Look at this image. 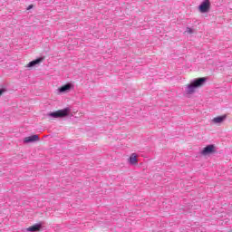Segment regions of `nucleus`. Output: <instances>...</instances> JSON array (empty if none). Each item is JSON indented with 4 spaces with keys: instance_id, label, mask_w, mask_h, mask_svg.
<instances>
[{
    "instance_id": "f257e3e1",
    "label": "nucleus",
    "mask_w": 232,
    "mask_h": 232,
    "mask_svg": "<svg viewBox=\"0 0 232 232\" xmlns=\"http://www.w3.org/2000/svg\"><path fill=\"white\" fill-rule=\"evenodd\" d=\"M204 82H206V78H198L193 81V82L187 84L186 92L187 93H195V90L197 88H201V86H204Z\"/></svg>"
},
{
    "instance_id": "f03ea898",
    "label": "nucleus",
    "mask_w": 232,
    "mask_h": 232,
    "mask_svg": "<svg viewBox=\"0 0 232 232\" xmlns=\"http://www.w3.org/2000/svg\"><path fill=\"white\" fill-rule=\"evenodd\" d=\"M72 111L71 108H65L63 110H58L54 112L49 113V117H53L54 119H63V117H68Z\"/></svg>"
},
{
    "instance_id": "7ed1b4c3",
    "label": "nucleus",
    "mask_w": 232,
    "mask_h": 232,
    "mask_svg": "<svg viewBox=\"0 0 232 232\" xmlns=\"http://www.w3.org/2000/svg\"><path fill=\"white\" fill-rule=\"evenodd\" d=\"M198 8L201 14H206V12H209V8H211V3L209 0H204Z\"/></svg>"
},
{
    "instance_id": "20e7f679",
    "label": "nucleus",
    "mask_w": 232,
    "mask_h": 232,
    "mask_svg": "<svg viewBox=\"0 0 232 232\" xmlns=\"http://www.w3.org/2000/svg\"><path fill=\"white\" fill-rule=\"evenodd\" d=\"M211 153H215V145H208L201 151V155H211Z\"/></svg>"
},
{
    "instance_id": "39448f33",
    "label": "nucleus",
    "mask_w": 232,
    "mask_h": 232,
    "mask_svg": "<svg viewBox=\"0 0 232 232\" xmlns=\"http://www.w3.org/2000/svg\"><path fill=\"white\" fill-rule=\"evenodd\" d=\"M39 140V135H33L24 139V142L28 144V142H37Z\"/></svg>"
},
{
    "instance_id": "423d86ee",
    "label": "nucleus",
    "mask_w": 232,
    "mask_h": 232,
    "mask_svg": "<svg viewBox=\"0 0 232 232\" xmlns=\"http://www.w3.org/2000/svg\"><path fill=\"white\" fill-rule=\"evenodd\" d=\"M129 162L132 166H137V164H139V160H137V154L132 153L129 159Z\"/></svg>"
},
{
    "instance_id": "0eeeda50",
    "label": "nucleus",
    "mask_w": 232,
    "mask_h": 232,
    "mask_svg": "<svg viewBox=\"0 0 232 232\" xmlns=\"http://www.w3.org/2000/svg\"><path fill=\"white\" fill-rule=\"evenodd\" d=\"M227 117V115L218 116V117L214 118L212 120V121L214 122V124H220V123L224 122V121H226Z\"/></svg>"
},
{
    "instance_id": "6e6552de",
    "label": "nucleus",
    "mask_w": 232,
    "mask_h": 232,
    "mask_svg": "<svg viewBox=\"0 0 232 232\" xmlns=\"http://www.w3.org/2000/svg\"><path fill=\"white\" fill-rule=\"evenodd\" d=\"M40 63H43V58H38L36 60L30 62L27 64V68H32L33 66H35V64H39Z\"/></svg>"
},
{
    "instance_id": "1a4fd4ad",
    "label": "nucleus",
    "mask_w": 232,
    "mask_h": 232,
    "mask_svg": "<svg viewBox=\"0 0 232 232\" xmlns=\"http://www.w3.org/2000/svg\"><path fill=\"white\" fill-rule=\"evenodd\" d=\"M29 232L41 231V225H33L27 228Z\"/></svg>"
},
{
    "instance_id": "9d476101",
    "label": "nucleus",
    "mask_w": 232,
    "mask_h": 232,
    "mask_svg": "<svg viewBox=\"0 0 232 232\" xmlns=\"http://www.w3.org/2000/svg\"><path fill=\"white\" fill-rule=\"evenodd\" d=\"M70 88H72V85L65 84V85L62 86L59 90L61 92H66V91L70 90Z\"/></svg>"
},
{
    "instance_id": "9b49d317",
    "label": "nucleus",
    "mask_w": 232,
    "mask_h": 232,
    "mask_svg": "<svg viewBox=\"0 0 232 232\" xmlns=\"http://www.w3.org/2000/svg\"><path fill=\"white\" fill-rule=\"evenodd\" d=\"M186 32L187 34H193V29L188 27Z\"/></svg>"
},
{
    "instance_id": "f8f14e48",
    "label": "nucleus",
    "mask_w": 232,
    "mask_h": 232,
    "mask_svg": "<svg viewBox=\"0 0 232 232\" xmlns=\"http://www.w3.org/2000/svg\"><path fill=\"white\" fill-rule=\"evenodd\" d=\"M3 93H5V90L0 89V97H1V95H3Z\"/></svg>"
},
{
    "instance_id": "ddd939ff",
    "label": "nucleus",
    "mask_w": 232,
    "mask_h": 232,
    "mask_svg": "<svg viewBox=\"0 0 232 232\" xmlns=\"http://www.w3.org/2000/svg\"><path fill=\"white\" fill-rule=\"evenodd\" d=\"M29 8H32V5H30Z\"/></svg>"
}]
</instances>
